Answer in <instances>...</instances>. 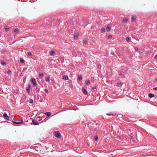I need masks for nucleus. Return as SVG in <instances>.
<instances>
[{"label": "nucleus", "instance_id": "nucleus-40", "mask_svg": "<svg viewBox=\"0 0 157 157\" xmlns=\"http://www.w3.org/2000/svg\"><path fill=\"white\" fill-rule=\"evenodd\" d=\"M135 50L137 51L138 50V48L137 47H136L135 48Z\"/></svg>", "mask_w": 157, "mask_h": 157}, {"label": "nucleus", "instance_id": "nucleus-27", "mask_svg": "<svg viewBox=\"0 0 157 157\" xmlns=\"http://www.w3.org/2000/svg\"><path fill=\"white\" fill-rule=\"evenodd\" d=\"M78 34L75 35L74 38L75 39H77L78 38Z\"/></svg>", "mask_w": 157, "mask_h": 157}, {"label": "nucleus", "instance_id": "nucleus-3", "mask_svg": "<svg viewBox=\"0 0 157 157\" xmlns=\"http://www.w3.org/2000/svg\"><path fill=\"white\" fill-rule=\"evenodd\" d=\"M30 89L31 85L30 84H29L28 87H27L26 89V90L28 93H30Z\"/></svg>", "mask_w": 157, "mask_h": 157}, {"label": "nucleus", "instance_id": "nucleus-48", "mask_svg": "<svg viewBox=\"0 0 157 157\" xmlns=\"http://www.w3.org/2000/svg\"><path fill=\"white\" fill-rule=\"evenodd\" d=\"M108 70H109V71H111V69H108Z\"/></svg>", "mask_w": 157, "mask_h": 157}, {"label": "nucleus", "instance_id": "nucleus-35", "mask_svg": "<svg viewBox=\"0 0 157 157\" xmlns=\"http://www.w3.org/2000/svg\"><path fill=\"white\" fill-rule=\"evenodd\" d=\"M6 71L8 73V75L10 74V70H8L7 71Z\"/></svg>", "mask_w": 157, "mask_h": 157}, {"label": "nucleus", "instance_id": "nucleus-4", "mask_svg": "<svg viewBox=\"0 0 157 157\" xmlns=\"http://www.w3.org/2000/svg\"><path fill=\"white\" fill-rule=\"evenodd\" d=\"M32 121L34 125H38L39 124V123L37 122V121L35 119H33Z\"/></svg>", "mask_w": 157, "mask_h": 157}, {"label": "nucleus", "instance_id": "nucleus-10", "mask_svg": "<svg viewBox=\"0 0 157 157\" xmlns=\"http://www.w3.org/2000/svg\"><path fill=\"white\" fill-rule=\"evenodd\" d=\"M12 122L14 124H22L23 123V121H21L20 122H16L13 121H12Z\"/></svg>", "mask_w": 157, "mask_h": 157}, {"label": "nucleus", "instance_id": "nucleus-15", "mask_svg": "<svg viewBox=\"0 0 157 157\" xmlns=\"http://www.w3.org/2000/svg\"><path fill=\"white\" fill-rule=\"evenodd\" d=\"M106 115L108 116H114L116 114L115 113H107Z\"/></svg>", "mask_w": 157, "mask_h": 157}, {"label": "nucleus", "instance_id": "nucleus-31", "mask_svg": "<svg viewBox=\"0 0 157 157\" xmlns=\"http://www.w3.org/2000/svg\"><path fill=\"white\" fill-rule=\"evenodd\" d=\"M62 78H68V76L67 75H64Z\"/></svg>", "mask_w": 157, "mask_h": 157}, {"label": "nucleus", "instance_id": "nucleus-41", "mask_svg": "<svg viewBox=\"0 0 157 157\" xmlns=\"http://www.w3.org/2000/svg\"><path fill=\"white\" fill-rule=\"evenodd\" d=\"M153 90H157V87H155V88H153Z\"/></svg>", "mask_w": 157, "mask_h": 157}, {"label": "nucleus", "instance_id": "nucleus-2", "mask_svg": "<svg viewBox=\"0 0 157 157\" xmlns=\"http://www.w3.org/2000/svg\"><path fill=\"white\" fill-rule=\"evenodd\" d=\"M53 133L54 135L58 138H60L61 137V134L59 131H55Z\"/></svg>", "mask_w": 157, "mask_h": 157}, {"label": "nucleus", "instance_id": "nucleus-14", "mask_svg": "<svg viewBox=\"0 0 157 157\" xmlns=\"http://www.w3.org/2000/svg\"><path fill=\"white\" fill-rule=\"evenodd\" d=\"M1 63L3 66H5L6 65V63L4 60H2L1 61Z\"/></svg>", "mask_w": 157, "mask_h": 157}, {"label": "nucleus", "instance_id": "nucleus-11", "mask_svg": "<svg viewBox=\"0 0 157 157\" xmlns=\"http://www.w3.org/2000/svg\"><path fill=\"white\" fill-rule=\"evenodd\" d=\"M44 114L45 115H46L47 117H49V116H51L52 114V113L51 112H46V113H44Z\"/></svg>", "mask_w": 157, "mask_h": 157}, {"label": "nucleus", "instance_id": "nucleus-16", "mask_svg": "<svg viewBox=\"0 0 157 157\" xmlns=\"http://www.w3.org/2000/svg\"><path fill=\"white\" fill-rule=\"evenodd\" d=\"M39 76L40 78H42L43 77L44 75L43 73H40L39 74Z\"/></svg>", "mask_w": 157, "mask_h": 157}, {"label": "nucleus", "instance_id": "nucleus-9", "mask_svg": "<svg viewBox=\"0 0 157 157\" xmlns=\"http://www.w3.org/2000/svg\"><path fill=\"white\" fill-rule=\"evenodd\" d=\"M82 92H83V93L85 94V95H87V94H88V93H87V91L84 88H82Z\"/></svg>", "mask_w": 157, "mask_h": 157}, {"label": "nucleus", "instance_id": "nucleus-25", "mask_svg": "<svg viewBox=\"0 0 157 157\" xmlns=\"http://www.w3.org/2000/svg\"><path fill=\"white\" fill-rule=\"evenodd\" d=\"M94 139L95 141H97L98 140V136L97 135H95L94 136Z\"/></svg>", "mask_w": 157, "mask_h": 157}, {"label": "nucleus", "instance_id": "nucleus-1", "mask_svg": "<svg viewBox=\"0 0 157 157\" xmlns=\"http://www.w3.org/2000/svg\"><path fill=\"white\" fill-rule=\"evenodd\" d=\"M93 130L96 132V133H98L101 130V125L95 124L93 126Z\"/></svg>", "mask_w": 157, "mask_h": 157}, {"label": "nucleus", "instance_id": "nucleus-34", "mask_svg": "<svg viewBox=\"0 0 157 157\" xmlns=\"http://www.w3.org/2000/svg\"><path fill=\"white\" fill-rule=\"evenodd\" d=\"M45 92L47 94H48V90L47 89H45Z\"/></svg>", "mask_w": 157, "mask_h": 157}, {"label": "nucleus", "instance_id": "nucleus-5", "mask_svg": "<svg viewBox=\"0 0 157 157\" xmlns=\"http://www.w3.org/2000/svg\"><path fill=\"white\" fill-rule=\"evenodd\" d=\"M31 81L32 82V83L33 84L34 86H36V83L35 79H31Z\"/></svg>", "mask_w": 157, "mask_h": 157}, {"label": "nucleus", "instance_id": "nucleus-17", "mask_svg": "<svg viewBox=\"0 0 157 157\" xmlns=\"http://www.w3.org/2000/svg\"><path fill=\"white\" fill-rule=\"evenodd\" d=\"M148 96L150 98H152L154 97V95L151 93H150L148 94Z\"/></svg>", "mask_w": 157, "mask_h": 157}, {"label": "nucleus", "instance_id": "nucleus-20", "mask_svg": "<svg viewBox=\"0 0 157 157\" xmlns=\"http://www.w3.org/2000/svg\"><path fill=\"white\" fill-rule=\"evenodd\" d=\"M105 32V29L104 27H102L101 29V32L102 33H104Z\"/></svg>", "mask_w": 157, "mask_h": 157}, {"label": "nucleus", "instance_id": "nucleus-13", "mask_svg": "<svg viewBox=\"0 0 157 157\" xmlns=\"http://www.w3.org/2000/svg\"><path fill=\"white\" fill-rule=\"evenodd\" d=\"M86 84L87 85H89L90 84V82L89 79L85 81Z\"/></svg>", "mask_w": 157, "mask_h": 157}, {"label": "nucleus", "instance_id": "nucleus-42", "mask_svg": "<svg viewBox=\"0 0 157 157\" xmlns=\"http://www.w3.org/2000/svg\"><path fill=\"white\" fill-rule=\"evenodd\" d=\"M155 58L156 59H157V54H156L155 56Z\"/></svg>", "mask_w": 157, "mask_h": 157}, {"label": "nucleus", "instance_id": "nucleus-24", "mask_svg": "<svg viewBox=\"0 0 157 157\" xmlns=\"http://www.w3.org/2000/svg\"><path fill=\"white\" fill-rule=\"evenodd\" d=\"M40 91V89L38 88H36V93H38Z\"/></svg>", "mask_w": 157, "mask_h": 157}, {"label": "nucleus", "instance_id": "nucleus-39", "mask_svg": "<svg viewBox=\"0 0 157 157\" xmlns=\"http://www.w3.org/2000/svg\"><path fill=\"white\" fill-rule=\"evenodd\" d=\"M50 79H45L46 82H48L49 81Z\"/></svg>", "mask_w": 157, "mask_h": 157}, {"label": "nucleus", "instance_id": "nucleus-54", "mask_svg": "<svg viewBox=\"0 0 157 157\" xmlns=\"http://www.w3.org/2000/svg\"><path fill=\"white\" fill-rule=\"evenodd\" d=\"M66 79V80H68V79Z\"/></svg>", "mask_w": 157, "mask_h": 157}, {"label": "nucleus", "instance_id": "nucleus-12", "mask_svg": "<svg viewBox=\"0 0 157 157\" xmlns=\"http://www.w3.org/2000/svg\"><path fill=\"white\" fill-rule=\"evenodd\" d=\"M45 24L47 25H49L51 24V22L49 21V20H46V22H45Z\"/></svg>", "mask_w": 157, "mask_h": 157}, {"label": "nucleus", "instance_id": "nucleus-22", "mask_svg": "<svg viewBox=\"0 0 157 157\" xmlns=\"http://www.w3.org/2000/svg\"><path fill=\"white\" fill-rule=\"evenodd\" d=\"M136 19V17L134 16H132V21H135Z\"/></svg>", "mask_w": 157, "mask_h": 157}, {"label": "nucleus", "instance_id": "nucleus-28", "mask_svg": "<svg viewBox=\"0 0 157 157\" xmlns=\"http://www.w3.org/2000/svg\"><path fill=\"white\" fill-rule=\"evenodd\" d=\"M126 40L128 42L130 41V38L128 37H127L126 38Z\"/></svg>", "mask_w": 157, "mask_h": 157}, {"label": "nucleus", "instance_id": "nucleus-46", "mask_svg": "<svg viewBox=\"0 0 157 157\" xmlns=\"http://www.w3.org/2000/svg\"><path fill=\"white\" fill-rule=\"evenodd\" d=\"M111 36H111V35H109V36H108V37H109V38H110V37H111Z\"/></svg>", "mask_w": 157, "mask_h": 157}, {"label": "nucleus", "instance_id": "nucleus-32", "mask_svg": "<svg viewBox=\"0 0 157 157\" xmlns=\"http://www.w3.org/2000/svg\"><path fill=\"white\" fill-rule=\"evenodd\" d=\"M28 55L30 56H32V53L30 52H29L28 53Z\"/></svg>", "mask_w": 157, "mask_h": 157}, {"label": "nucleus", "instance_id": "nucleus-30", "mask_svg": "<svg viewBox=\"0 0 157 157\" xmlns=\"http://www.w3.org/2000/svg\"><path fill=\"white\" fill-rule=\"evenodd\" d=\"M33 99H30V100H29V102L30 103H33Z\"/></svg>", "mask_w": 157, "mask_h": 157}, {"label": "nucleus", "instance_id": "nucleus-38", "mask_svg": "<svg viewBox=\"0 0 157 157\" xmlns=\"http://www.w3.org/2000/svg\"><path fill=\"white\" fill-rule=\"evenodd\" d=\"M111 55H114V56H116V55H115V54L114 53V52H111Z\"/></svg>", "mask_w": 157, "mask_h": 157}, {"label": "nucleus", "instance_id": "nucleus-53", "mask_svg": "<svg viewBox=\"0 0 157 157\" xmlns=\"http://www.w3.org/2000/svg\"><path fill=\"white\" fill-rule=\"evenodd\" d=\"M156 80V81H157V79H155Z\"/></svg>", "mask_w": 157, "mask_h": 157}, {"label": "nucleus", "instance_id": "nucleus-45", "mask_svg": "<svg viewBox=\"0 0 157 157\" xmlns=\"http://www.w3.org/2000/svg\"><path fill=\"white\" fill-rule=\"evenodd\" d=\"M119 75H120L121 76V75H122V74L121 73H119Z\"/></svg>", "mask_w": 157, "mask_h": 157}, {"label": "nucleus", "instance_id": "nucleus-19", "mask_svg": "<svg viewBox=\"0 0 157 157\" xmlns=\"http://www.w3.org/2000/svg\"><path fill=\"white\" fill-rule=\"evenodd\" d=\"M5 30L6 31H8L10 29V27L8 26H6L5 27Z\"/></svg>", "mask_w": 157, "mask_h": 157}, {"label": "nucleus", "instance_id": "nucleus-21", "mask_svg": "<svg viewBox=\"0 0 157 157\" xmlns=\"http://www.w3.org/2000/svg\"><path fill=\"white\" fill-rule=\"evenodd\" d=\"M128 19L126 18H124L123 20V23H126Z\"/></svg>", "mask_w": 157, "mask_h": 157}, {"label": "nucleus", "instance_id": "nucleus-52", "mask_svg": "<svg viewBox=\"0 0 157 157\" xmlns=\"http://www.w3.org/2000/svg\"><path fill=\"white\" fill-rule=\"evenodd\" d=\"M25 81L24 80H23V81H24V82H25Z\"/></svg>", "mask_w": 157, "mask_h": 157}, {"label": "nucleus", "instance_id": "nucleus-51", "mask_svg": "<svg viewBox=\"0 0 157 157\" xmlns=\"http://www.w3.org/2000/svg\"><path fill=\"white\" fill-rule=\"evenodd\" d=\"M10 74H11V71H10Z\"/></svg>", "mask_w": 157, "mask_h": 157}, {"label": "nucleus", "instance_id": "nucleus-8", "mask_svg": "<svg viewBox=\"0 0 157 157\" xmlns=\"http://www.w3.org/2000/svg\"><path fill=\"white\" fill-rule=\"evenodd\" d=\"M50 54L51 56H54L56 55V53L53 50H52L50 52Z\"/></svg>", "mask_w": 157, "mask_h": 157}, {"label": "nucleus", "instance_id": "nucleus-43", "mask_svg": "<svg viewBox=\"0 0 157 157\" xmlns=\"http://www.w3.org/2000/svg\"><path fill=\"white\" fill-rule=\"evenodd\" d=\"M114 81H113V80H112L111 81V84H113V83H114Z\"/></svg>", "mask_w": 157, "mask_h": 157}, {"label": "nucleus", "instance_id": "nucleus-29", "mask_svg": "<svg viewBox=\"0 0 157 157\" xmlns=\"http://www.w3.org/2000/svg\"><path fill=\"white\" fill-rule=\"evenodd\" d=\"M117 85L119 87H121V82H118Z\"/></svg>", "mask_w": 157, "mask_h": 157}, {"label": "nucleus", "instance_id": "nucleus-37", "mask_svg": "<svg viewBox=\"0 0 157 157\" xmlns=\"http://www.w3.org/2000/svg\"><path fill=\"white\" fill-rule=\"evenodd\" d=\"M92 89H93V90H94V89H96V86H93V87L92 88Z\"/></svg>", "mask_w": 157, "mask_h": 157}, {"label": "nucleus", "instance_id": "nucleus-49", "mask_svg": "<svg viewBox=\"0 0 157 157\" xmlns=\"http://www.w3.org/2000/svg\"><path fill=\"white\" fill-rule=\"evenodd\" d=\"M82 79H78V80H81Z\"/></svg>", "mask_w": 157, "mask_h": 157}, {"label": "nucleus", "instance_id": "nucleus-36", "mask_svg": "<svg viewBox=\"0 0 157 157\" xmlns=\"http://www.w3.org/2000/svg\"><path fill=\"white\" fill-rule=\"evenodd\" d=\"M83 42H84V44H86L87 43V41L86 40H83Z\"/></svg>", "mask_w": 157, "mask_h": 157}, {"label": "nucleus", "instance_id": "nucleus-23", "mask_svg": "<svg viewBox=\"0 0 157 157\" xmlns=\"http://www.w3.org/2000/svg\"><path fill=\"white\" fill-rule=\"evenodd\" d=\"M20 60V62L21 63H24V62H25L24 60L22 58H21Z\"/></svg>", "mask_w": 157, "mask_h": 157}, {"label": "nucleus", "instance_id": "nucleus-26", "mask_svg": "<svg viewBox=\"0 0 157 157\" xmlns=\"http://www.w3.org/2000/svg\"><path fill=\"white\" fill-rule=\"evenodd\" d=\"M105 80H102V82L104 84H105V82L107 83L108 81L107 79H104Z\"/></svg>", "mask_w": 157, "mask_h": 157}, {"label": "nucleus", "instance_id": "nucleus-47", "mask_svg": "<svg viewBox=\"0 0 157 157\" xmlns=\"http://www.w3.org/2000/svg\"><path fill=\"white\" fill-rule=\"evenodd\" d=\"M47 78V79L49 78V76H48V77H47V78Z\"/></svg>", "mask_w": 157, "mask_h": 157}, {"label": "nucleus", "instance_id": "nucleus-7", "mask_svg": "<svg viewBox=\"0 0 157 157\" xmlns=\"http://www.w3.org/2000/svg\"><path fill=\"white\" fill-rule=\"evenodd\" d=\"M3 116L7 120H9V117L7 115V114L6 113H4L3 114Z\"/></svg>", "mask_w": 157, "mask_h": 157}, {"label": "nucleus", "instance_id": "nucleus-50", "mask_svg": "<svg viewBox=\"0 0 157 157\" xmlns=\"http://www.w3.org/2000/svg\"><path fill=\"white\" fill-rule=\"evenodd\" d=\"M51 80H52V81L53 82L54 81V80H52V79H51Z\"/></svg>", "mask_w": 157, "mask_h": 157}, {"label": "nucleus", "instance_id": "nucleus-33", "mask_svg": "<svg viewBox=\"0 0 157 157\" xmlns=\"http://www.w3.org/2000/svg\"><path fill=\"white\" fill-rule=\"evenodd\" d=\"M82 76L81 75H79L78 76V78H82Z\"/></svg>", "mask_w": 157, "mask_h": 157}, {"label": "nucleus", "instance_id": "nucleus-18", "mask_svg": "<svg viewBox=\"0 0 157 157\" xmlns=\"http://www.w3.org/2000/svg\"><path fill=\"white\" fill-rule=\"evenodd\" d=\"M14 32L16 33H17L19 32L18 29L17 28L16 29L14 30Z\"/></svg>", "mask_w": 157, "mask_h": 157}, {"label": "nucleus", "instance_id": "nucleus-6", "mask_svg": "<svg viewBox=\"0 0 157 157\" xmlns=\"http://www.w3.org/2000/svg\"><path fill=\"white\" fill-rule=\"evenodd\" d=\"M111 29V25L110 24H109L107 25L106 28V30L107 31L109 32L110 31Z\"/></svg>", "mask_w": 157, "mask_h": 157}, {"label": "nucleus", "instance_id": "nucleus-44", "mask_svg": "<svg viewBox=\"0 0 157 157\" xmlns=\"http://www.w3.org/2000/svg\"><path fill=\"white\" fill-rule=\"evenodd\" d=\"M131 137L132 139H134V137L133 136H131Z\"/></svg>", "mask_w": 157, "mask_h": 157}]
</instances>
